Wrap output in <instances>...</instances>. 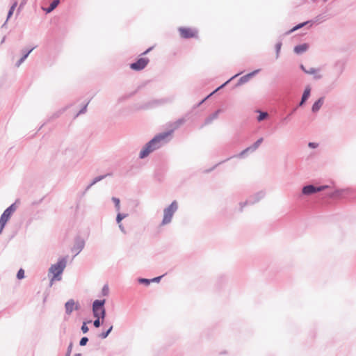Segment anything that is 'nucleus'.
Segmentation results:
<instances>
[{"mask_svg": "<svg viewBox=\"0 0 356 356\" xmlns=\"http://www.w3.org/2000/svg\"><path fill=\"white\" fill-rule=\"evenodd\" d=\"M170 132H165L156 136L150 140L140 152V158L143 159L152 151L159 148L166 138L170 135Z\"/></svg>", "mask_w": 356, "mask_h": 356, "instance_id": "nucleus-1", "label": "nucleus"}, {"mask_svg": "<svg viewBox=\"0 0 356 356\" xmlns=\"http://www.w3.org/2000/svg\"><path fill=\"white\" fill-rule=\"evenodd\" d=\"M66 266V261L65 259L59 260L56 264L51 265L49 270V275H51V284L54 281H59L61 280V274Z\"/></svg>", "mask_w": 356, "mask_h": 356, "instance_id": "nucleus-2", "label": "nucleus"}, {"mask_svg": "<svg viewBox=\"0 0 356 356\" xmlns=\"http://www.w3.org/2000/svg\"><path fill=\"white\" fill-rule=\"evenodd\" d=\"M177 209V203L176 201L172 202L168 208L164 209L162 225H166L171 221L172 216Z\"/></svg>", "mask_w": 356, "mask_h": 356, "instance_id": "nucleus-3", "label": "nucleus"}, {"mask_svg": "<svg viewBox=\"0 0 356 356\" xmlns=\"http://www.w3.org/2000/svg\"><path fill=\"white\" fill-rule=\"evenodd\" d=\"M15 210V208L14 205L13 204L10 207H9L8 209H6L4 211V212L3 213V214L1 215V218H0V234H1L6 222L8 221L10 216L12 215V213L14 212Z\"/></svg>", "mask_w": 356, "mask_h": 356, "instance_id": "nucleus-4", "label": "nucleus"}, {"mask_svg": "<svg viewBox=\"0 0 356 356\" xmlns=\"http://www.w3.org/2000/svg\"><path fill=\"white\" fill-rule=\"evenodd\" d=\"M178 30L181 37L183 38L188 39L197 37L198 32L195 29L190 27H180Z\"/></svg>", "mask_w": 356, "mask_h": 356, "instance_id": "nucleus-5", "label": "nucleus"}, {"mask_svg": "<svg viewBox=\"0 0 356 356\" xmlns=\"http://www.w3.org/2000/svg\"><path fill=\"white\" fill-rule=\"evenodd\" d=\"M95 320L92 321L95 327L98 328L104 323L108 325V320H106L107 313H92Z\"/></svg>", "mask_w": 356, "mask_h": 356, "instance_id": "nucleus-6", "label": "nucleus"}, {"mask_svg": "<svg viewBox=\"0 0 356 356\" xmlns=\"http://www.w3.org/2000/svg\"><path fill=\"white\" fill-rule=\"evenodd\" d=\"M149 63V59L147 58H140L136 62L130 65V68L133 70L139 71L144 69Z\"/></svg>", "mask_w": 356, "mask_h": 356, "instance_id": "nucleus-7", "label": "nucleus"}, {"mask_svg": "<svg viewBox=\"0 0 356 356\" xmlns=\"http://www.w3.org/2000/svg\"><path fill=\"white\" fill-rule=\"evenodd\" d=\"M325 188H327V186H325L316 187L312 185H309V186H305L302 188V193L305 195H311V194L315 193L316 192L321 191L324 190Z\"/></svg>", "mask_w": 356, "mask_h": 356, "instance_id": "nucleus-8", "label": "nucleus"}, {"mask_svg": "<svg viewBox=\"0 0 356 356\" xmlns=\"http://www.w3.org/2000/svg\"><path fill=\"white\" fill-rule=\"evenodd\" d=\"M65 309L67 312H72L74 310L79 309V305L77 302L73 300H70L65 304Z\"/></svg>", "mask_w": 356, "mask_h": 356, "instance_id": "nucleus-9", "label": "nucleus"}, {"mask_svg": "<svg viewBox=\"0 0 356 356\" xmlns=\"http://www.w3.org/2000/svg\"><path fill=\"white\" fill-rule=\"evenodd\" d=\"M108 325H109V327L108 329H106V330H103L101 333H99L98 334V337L102 339H104L108 337V336L109 335V334L111 332V331L113 330V324L111 322H108Z\"/></svg>", "mask_w": 356, "mask_h": 356, "instance_id": "nucleus-10", "label": "nucleus"}, {"mask_svg": "<svg viewBox=\"0 0 356 356\" xmlns=\"http://www.w3.org/2000/svg\"><path fill=\"white\" fill-rule=\"evenodd\" d=\"M104 302L105 300H95L93 303V305H92V309H93V312H98L99 310H102V312H104V309H103V306H104Z\"/></svg>", "mask_w": 356, "mask_h": 356, "instance_id": "nucleus-11", "label": "nucleus"}, {"mask_svg": "<svg viewBox=\"0 0 356 356\" xmlns=\"http://www.w3.org/2000/svg\"><path fill=\"white\" fill-rule=\"evenodd\" d=\"M324 99L323 98H320L318 101H316L312 106V110L313 112H317L322 105L323 104Z\"/></svg>", "mask_w": 356, "mask_h": 356, "instance_id": "nucleus-12", "label": "nucleus"}, {"mask_svg": "<svg viewBox=\"0 0 356 356\" xmlns=\"http://www.w3.org/2000/svg\"><path fill=\"white\" fill-rule=\"evenodd\" d=\"M307 48H308V45L307 44H300V45L295 47L294 51L296 54H301V53L305 51L307 49Z\"/></svg>", "mask_w": 356, "mask_h": 356, "instance_id": "nucleus-13", "label": "nucleus"}, {"mask_svg": "<svg viewBox=\"0 0 356 356\" xmlns=\"http://www.w3.org/2000/svg\"><path fill=\"white\" fill-rule=\"evenodd\" d=\"M310 88L309 87H307L303 92V95H302V100L300 103V105H302L304 104V102L308 99V97H309L310 95Z\"/></svg>", "mask_w": 356, "mask_h": 356, "instance_id": "nucleus-14", "label": "nucleus"}, {"mask_svg": "<svg viewBox=\"0 0 356 356\" xmlns=\"http://www.w3.org/2000/svg\"><path fill=\"white\" fill-rule=\"evenodd\" d=\"M92 322V320H85L83 322V324L81 327V330L83 334H86L89 331V327L88 326V323H91Z\"/></svg>", "mask_w": 356, "mask_h": 356, "instance_id": "nucleus-15", "label": "nucleus"}, {"mask_svg": "<svg viewBox=\"0 0 356 356\" xmlns=\"http://www.w3.org/2000/svg\"><path fill=\"white\" fill-rule=\"evenodd\" d=\"M58 3H59V0L53 1L51 2V3L50 4V6L47 9V13L51 12L53 10H54L57 7Z\"/></svg>", "mask_w": 356, "mask_h": 356, "instance_id": "nucleus-16", "label": "nucleus"}, {"mask_svg": "<svg viewBox=\"0 0 356 356\" xmlns=\"http://www.w3.org/2000/svg\"><path fill=\"white\" fill-rule=\"evenodd\" d=\"M72 348H73V342L70 341L67 346L65 356H70L71 355Z\"/></svg>", "mask_w": 356, "mask_h": 356, "instance_id": "nucleus-17", "label": "nucleus"}, {"mask_svg": "<svg viewBox=\"0 0 356 356\" xmlns=\"http://www.w3.org/2000/svg\"><path fill=\"white\" fill-rule=\"evenodd\" d=\"M88 341H89L88 337H81V339L79 340V346H85L88 343Z\"/></svg>", "mask_w": 356, "mask_h": 356, "instance_id": "nucleus-18", "label": "nucleus"}, {"mask_svg": "<svg viewBox=\"0 0 356 356\" xmlns=\"http://www.w3.org/2000/svg\"><path fill=\"white\" fill-rule=\"evenodd\" d=\"M17 6V1H15L14 3L13 4V6H11L9 12H8V17H10V16L13 15L16 6Z\"/></svg>", "mask_w": 356, "mask_h": 356, "instance_id": "nucleus-19", "label": "nucleus"}, {"mask_svg": "<svg viewBox=\"0 0 356 356\" xmlns=\"http://www.w3.org/2000/svg\"><path fill=\"white\" fill-rule=\"evenodd\" d=\"M268 116V113L266 112H260L259 115L257 118L258 121H261L266 119Z\"/></svg>", "mask_w": 356, "mask_h": 356, "instance_id": "nucleus-20", "label": "nucleus"}, {"mask_svg": "<svg viewBox=\"0 0 356 356\" xmlns=\"http://www.w3.org/2000/svg\"><path fill=\"white\" fill-rule=\"evenodd\" d=\"M33 49H31L30 51H29L17 63V66H19L23 62L24 60L27 58V56H29V54L32 51Z\"/></svg>", "mask_w": 356, "mask_h": 356, "instance_id": "nucleus-21", "label": "nucleus"}, {"mask_svg": "<svg viewBox=\"0 0 356 356\" xmlns=\"http://www.w3.org/2000/svg\"><path fill=\"white\" fill-rule=\"evenodd\" d=\"M263 141V138H259V140H257L254 143V145H252V147L251 148H252L254 150L256 149L257 148H258V147L261 145V143H262Z\"/></svg>", "mask_w": 356, "mask_h": 356, "instance_id": "nucleus-22", "label": "nucleus"}, {"mask_svg": "<svg viewBox=\"0 0 356 356\" xmlns=\"http://www.w3.org/2000/svg\"><path fill=\"white\" fill-rule=\"evenodd\" d=\"M112 200L113 201V202L115 203V207H116V209L118 211L120 210V200L118 198H116V197H113L112 198Z\"/></svg>", "mask_w": 356, "mask_h": 356, "instance_id": "nucleus-23", "label": "nucleus"}, {"mask_svg": "<svg viewBox=\"0 0 356 356\" xmlns=\"http://www.w3.org/2000/svg\"><path fill=\"white\" fill-rule=\"evenodd\" d=\"M17 278H18V279H19V280H21V279H22V278H24V270H23V269H20V270L18 271V273H17Z\"/></svg>", "mask_w": 356, "mask_h": 356, "instance_id": "nucleus-24", "label": "nucleus"}, {"mask_svg": "<svg viewBox=\"0 0 356 356\" xmlns=\"http://www.w3.org/2000/svg\"><path fill=\"white\" fill-rule=\"evenodd\" d=\"M125 218V215H122V213H118L117 216V222L118 223H120L121 220Z\"/></svg>", "mask_w": 356, "mask_h": 356, "instance_id": "nucleus-25", "label": "nucleus"}, {"mask_svg": "<svg viewBox=\"0 0 356 356\" xmlns=\"http://www.w3.org/2000/svg\"><path fill=\"white\" fill-rule=\"evenodd\" d=\"M139 282L140 283H145V284H149L150 283V282H152V281L149 280H147V279H140L139 280Z\"/></svg>", "mask_w": 356, "mask_h": 356, "instance_id": "nucleus-26", "label": "nucleus"}, {"mask_svg": "<svg viewBox=\"0 0 356 356\" xmlns=\"http://www.w3.org/2000/svg\"><path fill=\"white\" fill-rule=\"evenodd\" d=\"M305 23H303V24H298V26H295L293 29H292V31H296L300 28H301L302 26H303L305 25Z\"/></svg>", "mask_w": 356, "mask_h": 356, "instance_id": "nucleus-27", "label": "nucleus"}, {"mask_svg": "<svg viewBox=\"0 0 356 356\" xmlns=\"http://www.w3.org/2000/svg\"><path fill=\"white\" fill-rule=\"evenodd\" d=\"M309 146L312 148H316L318 147V144L315 143H309Z\"/></svg>", "mask_w": 356, "mask_h": 356, "instance_id": "nucleus-28", "label": "nucleus"}, {"mask_svg": "<svg viewBox=\"0 0 356 356\" xmlns=\"http://www.w3.org/2000/svg\"><path fill=\"white\" fill-rule=\"evenodd\" d=\"M161 278V277H155V278L151 280V281L152 282H159Z\"/></svg>", "mask_w": 356, "mask_h": 356, "instance_id": "nucleus-29", "label": "nucleus"}, {"mask_svg": "<svg viewBox=\"0 0 356 356\" xmlns=\"http://www.w3.org/2000/svg\"><path fill=\"white\" fill-rule=\"evenodd\" d=\"M27 0H22V2L20 3V8L24 6L26 3Z\"/></svg>", "mask_w": 356, "mask_h": 356, "instance_id": "nucleus-30", "label": "nucleus"}, {"mask_svg": "<svg viewBox=\"0 0 356 356\" xmlns=\"http://www.w3.org/2000/svg\"><path fill=\"white\" fill-rule=\"evenodd\" d=\"M151 49H152V48H149L148 49H147V50L143 53V54H147L149 51H151Z\"/></svg>", "mask_w": 356, "mask_h": 356, "instance_id": "nucleus-31", "label": "nucleus"}, {"mask_svg": "<svg viewBox=\"0 0 356 356\" xmlns=\"http://www.w3.org/2000/svg\"><path fill=\"white\" fill-rule=\"evenodd\" d=\"M218 113H219V111H216V113L214 114V118L217 117Z\"/></svg>", "mask_w": 356, "mask_h": 356, "instance_id": "nucleus-32", "label": "nucleus"}, {"mask_svg": "<svg viewBox=\"0 0 356 356\" xmlns=\"http://www.w3.org/2000/svg\"><path fill=\"white\" fill-rule=\"evenodd\" d=\"M82 355L81 353H76L74 355V356H81Z\"/></svg>", "mask_w": 356, "mask_h": 356, "instance_id": "nucleus-33", "label": "nucleus"}, {"mask_svg": "<svg viewBox=\"0 0 356 356\" xmlns=\"http://www.w3.org/2000/svg\"><path fill=\"white\" fill-rule=\"evenodd\" d=\"M250 148L245 149L243 152H242L241 154H243L244 152H247Z\"/></svg>", "mask_w": 356, "mask_h": 356, "instance_id": "nucleus-34", "label": "nucleus"}, {"mask_svg": "<svg viewBox=\"0 0 356 356\" xmlns=\"http://www.w3.org/2000/svg\"><path fill=\"white\" fill-rule=\"evenodd\" d=\"M66 314H67V315H68V316H70V315H71V314H72V313L67 312V313H66Z\"/></svg>", "mask_w": 356, "mask_h": 356, "instance_id": "nucleus-35", "label": "nucleus"}]
</instances>
